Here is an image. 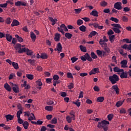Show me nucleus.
Masks as SVG:
<instances>
[{"label":"nucleus","mask_w":131,"mask_h":131,"mask_svg":"<svg viewBox=\"0 0 131 131\" xmlns=\"http://www.w3.org/2000/svg\"><path fill=\"white\" fill-rule=\"evenodd\" d=\"M22 47V45L20 43H16L14 47V49L17 51V53L19 54H23V53H27V55L28 56H32L33 54V52L32 51L30 50L27 48H21Z\"/></svg>","instance_id":"obj_1"},{"label":"nucleus","mask_w":131,"mask_h":131,"mask_svg":"<svg viewBox=\"0 0 131 131\" xmlns=\"http://www.w3.org/2000/svg\"><path fill=\"white\" fill-rule=\"evenodd\" d=\"M91 56L90 54H89V53H86L84 55L81 56L80 59L83 61V62H85V61H86V60L89 61V62H92L93 59H97V58H98V56L95 54L94 52H91Z\"/></svg>","instance_id":"obj_2"},{"label":"nucleus","mask_w":131,"mask_h":131,"mask_svg":"<svg viewBox=\"0 0 131 131\" xmlns=\"http://www.w3.org/2000/svg\"><path fill=\"white\" fill-rule=\"evenodd\" d=\"M111 26H112V29L114 31L115 33H117L119 34V33H121V31L120 29H122V27L120 26L119 24H112Z\"/></svg>","instance_id":"obj_3"},{"label":"nucleus","mask_w":131,"mask_h":131,"mask_svg":"<svg viewBox=\"0 0 131 131\" xmlns=\"http://www.w3.org/2000/svg\"><path fill=\"white\" fill-rule=\"evenodd\" d=\"M109 80L111 81L112 84H115L119 80V77L116 74H114L112 76H109Z\"/></svg>","instance_id":"obj_4"},{"label":"nucleus","mask_w":131,"mask_h":131,"mask_svg":"<svg viewBox=\"0 0 131 131\" xmlns=\"http://www.w3.org/2000/svg\"><path fill=\"white\" fill-rule=\"evenodd\" d=\"M107 41H108V39H107V37L106 36H103V39H100L99 40V45L100 46H104V47H107Z\"/></svg>","instance_id":"obj_5"},{"label":"nucleus","mask_w":131,"mask_h":131,"mask_svg":"<svg viewBox=\"0 0 131 131\" xmlns=\"http://www.w3.org/2000/svg\"><path fill=\"white\" fill-rule=\"evenodd\" d=\"M15 6L16 7H20L21 6L26 7V6H27V4L25 2H22V1H17L15 3Z\"/></svg>","instance_id":"obj_6"},{"label":"nucleus","mask_w":131,"mask_h":131,"mask_svg":"<svg viewBox=\"0 0 131 131\" xmlns=\"http://www.w3.org/2000/svg\"><path fill=\"white\" fill-rule=\"evenodd\" d=\"M11 84L13 86L12 90L14 93H19V87L18 86V85L16 84H14L13 83H11Z\"/></svg>","instance_id":"obj_7"},{"label":"nucleus","mask_w":131,"mask_h":131,"mask_svg":"<svg viewBox=\"0 0 131 131\" xmlns=\"http://www.w3.org/2000/svg\"><path fill=\"white\" fill-rule=\"evenodd\" d=\"M114 8L117 10H121L122 7L121 6V2H117L114 4Z\"/></svg>","instance_id":"obj_8"},{"label":"nucleus","mask_w":131,"mask_h":131,"mask_svg":"<svg viewBox=\"0 0 131 131\" xmlns=\"http://www.w3.org/2000/svg\"><path fill=\"white\" fill-rule=\"evenodd\" d=\"M120 64H121L122 68H127V66H126V65H127V60L125 59L122 60L120 62Z\"/></svg>","instance_id":"obj_9"},{"label":"nucleus","mask_w":131,"mask_h":131,"mask_svg":"<svg viewBox=\"0 0 131 131\" xmlns=\"http://www.w3.org/2000/svg\"><path fill=\"white\" fill-rule=\"evenodd\" d=\"M14 116L11 115L10 114L5 116L7 121H10V120H13L14 119Z\"/></svg>","instance_id":"obj_10"},{"label":"nucleus","mask_w":131,"mask_h":131,"mask_svg":"<svg viewBox=\"0 0 131 131\" xmlns=\"http://www.w3.org/2000/svg\"><path fill=\"white\" fill-rule=\"evenodd\" d=\"M6 37V40L7 41H9V42H11L12 41V39L13 38V36L11 35L10 34L7 33L5 35Z\"/></svg>","instance_id":"obj_11"},{"label":"nucleus","mask_w":131,"mask_h":131,"mask_svg":"<svg viewBox=\"0 0 131 131\" xmlns=\"http://www.w3.org/2000/svg\"><path fill=\"white\" fill-rule=\"evenodd\" d=\"M112 89L116 92L117 95H119V88L117 85H114L112 86Z\"/></svg>","instance_id":"obj_12"},{"label":"nucleus","mask_w":131,"mask_h":131,"mask_svg":"<svg viewBox=\"0 0 131 131\" xmlns=\"http://www.w3.org/2000/svg\"><path fill=\"white\" fill-rule=\"evenodd\" d=\"M20 25V23L18 21V20L16 19H14L11 24L12 27H14V26H18Z\"/></svg>","instance_id":"obj_13"},{"label":"nucleus","mask_w":131,"mask_h":131,"mask_svg":"<svg viewBox=\"0 0 131 131\" xmlns=\"http://www.w3.org/2000/svg\"><path fill=\"white\" fill-rule=\"evenodd\" d=\"M4 88L5 90H6V91H8V92H11V91H12V88L10 86V85H9L8 83H6L4 84Z\"/></svg>","instance_id":"obj_14"},{"label":"nucleus","mask_w":131,"mask_h":131,"mask_svg":"<svg viewBox=\"0 0 131 131\" xmlns=\"http://www.w3.org/2000/svg\"><path fill=\"white\" fill-rule=\"evenodd\" d=\"M90 15L92 16H94V17H98L99 16V12L96 10H93L91 13H90Z\"/></svg>","instance_id":"obj_15"},{"label":"nucleus","mask_w":131,"mask_h":131,"mask_svg":"<svg viewBox=\"0 0 131 131\" xmlns=\"http://www.w3.org/2000/svg\"><path fill=\"white\" fill-rule=\"evenodd\" d=\"M96 34H98V32H97L96 31H92L90 34L88 35V37L90 38H92L93 36H95Z\"/></svg>","instance_id":"obj_16"},{"label":"nucleus","mask_w":131,"mask_h":131,"mask_svg":"<svg viewBox=\"0 0 131 131\" xmlns=\"http://www.w3.org/2000/svg\"><path fill=\"white\" fill-rule=\"evenodd\" d=\"M23 126H24L25 129H28L29 126V123L27 121L24 122V123H23Z\"/></svg>","instance_id":"obj_17"},{"label":"nucleus","mask_w":131,"mask_h":131,"mask_svg":"<svg viewBox=\"0 0 131 131\" xmlns=\"http://www.w3.org/2000/svg\"><path fill=\"white\" fill-rule=\"evenodd\" d=\"M121 78H127V72H124L120 75Z\"/></svg>","instance_id":"obj_18"},{"label":"nucleus","mask_w":131,"mask_h":131,"mask_svg":"<svg viewBox=\"0 0 131 131\" xmlns=\"http://www.w3.org/2000/svg\"><path fill=\"white\" fill-rule=\"evenodd\" d=\"M60 34L56 33L54 37L55 41H60Z\"/></svg>","instance_id":"obj_19"},{"label":"nucleus","mask_w":131,"mask_h":131,"mask_svg":"<svg viewBox=\"0 0 131 131\" xmlns=\"http://www.w3.org/2000/svg\"><path fill=\"white\" fill-rule=\"evenodd\" d=\"M12 66L14 69L16 70H17V69H19V64H18V63L15 62L14 61L12 62Z\"/></svg>","instance_id":"obj_20"},{"label":"nucleus","mask_w":131,"mask_h":131,"mask_svg":"<svg viewBox=\"0 0 131 131\" xmlns=\"http://www.w3.org/2000/svg\"><path fill=\"white\" fill-rule=\"evenodd\" d=\"M123 103H124V100L123 101H119L116 103V106L118 108H119V107H120V106H122V104H123Z\"/></svg>","instance_id":"obj_21"},{"label":"nucleus","mask_w":131,"mask_h":131,"mask_svg":"<svg viewBox=\"0 0 131 131\" xmlns=\"http://www.w3.org/2000/svg\"><path fill=\"white\" fill-rule=\"evenodd\" d=\"M63 48L62 47V45L61 43L59 42L57 44V50L58 52H62V49Z\"/></svg>","instance_id":"obj_22"},{"label":"nucleus","mask_w":131,"mask_h":131,"mask_svg":"<svg viewBox=\"0 0 131 131\" xmlns=\"http://www.w3.org/2000/svg\"><path fill=\"white\" fill-rule=\"evenodd\" d=\"M79 29H80V31H82V32H85L86 30V27L84 25H82L79 27Z\"/></svg>","instance_id":"obj_23"},{"label":"nucleus","mask_w":131,"mask_h":131,"mask_svg":"<svg viewBox=\"0 0 131 131\" xmlns=\"http://www.w3.org/2000/svg\"><path fill=\"white\" fill-rule=\"evenodd\" d=\"M31 38L33 41H35V39H36V35H35V34L32 32H31Z\"/></svg>","instance_id":"obj_24"},{"label":"nucleus","mask_w":131,"mask_h":131,"mask_svg":"<svg viewBox=\"0 0 131 131\" xmlns=\"http://www.w3.org/2000/svg\"><path fill=\"white\" fill-rule=\"evenodd\" d=\"M79 48L81 52H83V53H86V48L85 47H83V46L80 45Z\"/></svg>","instance_id":"obj_25"},{"label":"nucleus","mask_w":131,"mask_h":131,"mask_svg":"<svg viewBox=\"0 0 131 131\" xmlns=\"http://www.w3.org/2000/svg\"><path fill=\"white\" fill-rule=\"evenodd\" d=\"M109 39L111 42L112 43L114 42V40L115 39V35H112L109 36Z\"/></svg>","instance_id":"obj_26"},{"label":"nucleus","mask_w":131,"mask_h":131,"mask_svg":"<svg viewBox=\"0 0 131 131\" xmlns=\"http://www.w3.org/2000/svg\"><path fill=\"white\" fill-rule=\"evenodd\" d=\"M15 37L17 38L18 41H19V42H23V41H24V40H23V38H22L20 36H19L18 35H15Z\"/></svg>","instance_id":"obj_27"},{"label":"nucleus","mask_w":131,"mask_h":131,"mask_svg":"<svg viewBox=\"0 0 131 131\" xmlns=\"http://www.w3.org/2000/svg\"><path fill=\"white\" fill-rule=\"evenodd\" d=\"M64 36L68 38V39H70L71 37H72L73 35L70 34V33H66Z\"/></svg>","instance_id":"obj_28"},{"label":"nucleus","mask_w":131,"mask_h":131,"mask_svg":"<svg viewBox=\"0 0 131 131\" xmlns=\"http://www.w3.org/2000/svg\"><path fill=\"white\" fill-rule=\"evenodd\" d=\"M66 120H67V122H68V123H71V122L72 121V118H71V117H70V116H67L66 117Z\"/></svg>","instance_id":"obj_29"},{"label":"nucleus","mask_w":131,"mask_h":131,"mask_svg":"<svg viewBox=\"0 0 131 131\" xmlns=\"http://www.w3.org/2000/svg\"><path fill=\"white\" fill-rule=\"evenodd\" d=\"M31 115L30 117L28 118V120L30 121H31V120H35V116H34V114L33 113H31Z\"/></svg>","instance_id":"obj_30"},{"label":"nucleus","mask_w":131,"mask_h":131,"mask_svg":"<svg viewBox=\"0 0 131 131\" xmlns=\"http://www.w3.org/2000/svg\"><path fill=\"white\" fill-rule=\"evenodd\" d=\"M104 100H105L104 97H98L97 99V101L98 102H99L100 103H102V102H103Z\"/></svg>","instance_id":"obj_31"},{"label":"nucleus","mask_w":131,"mask_h":131,"mask_svg":"<svg viewBox=\"0 0 131 131\" xmlns=\"http://www.w3.org/2000/svg\"><path fill=\"white\" fill-rule=\"evenodd\" d=\"M40 57L43 59H48V55L46 53H42L41 54Z\"/></svg>","instance_id":"obj_32"},{"label":"nucleus","mask_w":131,"mask_h":131,"mask_svg":"<svg viewBox=\"0 0 131 131\" xmlns=\"http://www.w3.org/2000/svg\"><path fill=\"white\" fill-rule=\"evenodd\" d=\"M83 9V7H82L81 8H78V9H75L74 11L75 12L76 14H79L80 12H81V10Z\"/></svg>","instance_id":"obj_33"},{"label":"nucleus","mask_w":131,"mask_h":131,"mask_svg":"<svg viewBox=\"0 0 131 131\" xmlns=\"http://www.w3.org/2000/svg\"><path fill=\"white\" fill-rule=\"evenodd\" d=\"M45 110H47V111H53V106H47L45 107Z\"/></svg>","instance_id":"obj_34"},{"label":"nucleus","mask_w":131,"mask_h":131,"mask_svg":"<svg viewBox=\"0 0 131 131\" xmlns=\"http://www.w3.org/2000/svg\"><path fill=\"white\" fill-rule=\"evenodd\" d=\"M110 20H111V21H113L114 22H115V23H118L119 22V20H118V19L113 17H111L110 18Z\"/></svg>","instance_id":"obj_35"},{"label":"nucleus","mask_w":131,"mask_h":131,"mask_svg":"<svg viewBox=\"0 0 131 131\" xmlns=\"http://www.w3.org/2000/svg\"><path fill=\"white\" fill-rule=\"evenodd\" d=\"M60 27L62 28L64 31L67 32L68 31V29H67V27L64 24H62L60 25Z\"/></svg>","instance_id":"obj_36"},{"label":"nucleus","mask_w":131,"mask_h":131,"mask_svg":"<svg viewBox=\"0 0 131 131\" xmlns=\"http://www.w3.org/2000/svg\"><path fill=\"white\" fill-rule=\"evenodd\" d=\"M57 118L54 117L53 119L51 120V123H52V124H56V123H57Z\"/></svg>","instance_id":"obj_37"},{"label":"nucleus","mask_w":131,"mask_h":131,"mask_svg":"<svg viewBox=\"0 0 131 131\" xmlns=\"http://www.w3.org/2000/svg\"><path fill=\"white\" fill-rule=\"evenodd\" d=\"M28 62L30 63L32 65V66H34V64L35 63V60H34V59H28Z\"/></svg>","instance_id":"obj_38"},{"label":"nucleus","mask_w":131,"mask_h":131,"mask_svg":"<svg viewBox=\"0 0 131 131\" xmlns=\"http://www.w3.org/2000/svg\"><path fill=\"white\" fill-rule=\"evenodd\" d=\"M107 2H106L105 1H102L100 3V6L101 7H106V6H107Z\"/></svg>","instance_id":"obj_39"},{"label":"nucleus","mask_w":131,"mask_h":131,"mask_svg":"<svg viewBox=\"0 0 131 131\" xmlns=\"http://www.w3.org/2000/svg\"><path fill=\"white\" fill-rule=\"evenodd\" d=\"M37 85H38V86H41L42 85V82H41V79H38L36 81Z\"/></svg>","instance_id":"obj_40"},{"label":"nucleus","mask_w":131,"mask_h":131,"mask_svg":"<svg viewBox=\"0 0 131 131\" xmlns=\"http://www.w3.org/2000/svg\"><path fill=\"white\" fill-rule=\"evenodd\" d=\"M102 125H107V124H110L109 121L106 120H103L101 121Z\"/></svg>","instance_id":"obj_41"},{"label":"nucleus","mask_w":131,"mask_h":131,"mask_svg":"<svg viewBox=\"0 0 131 131\" xmlns=\"http://www.w3.org/2000/svg\"><path fill=\"white\" fill-rule=\"evenodd\" d=\"M26 76L28 78V79H30V80H32V79H33V78H34L33 75L28 74V75H27Z\"/></svg>","instance_id":"obj_42"},{"label":"nucleus","mask_w":131,"mask_h":131,"mask_svg":"<svg viewBox=\"0 0 131 131\" xmlns=\"http://www.w3.org/2000/svg\"><path fill=\"white\" fill-rule=\"evenodd\" d=\"M77 25H79V26H80V25H81L82 24H83V20L81 19H78L77 21Z\"/></svg>","instance_id":"obj_43"},{"label":"nucleus","mask_w":131,"mask_h":131,"mask_svg":"<svg viewBox=\"0 0 131 131\" xmlns=\"http://www.w3.org/2000/svg\"><path fill=\"white\" fill-rule=\"evenodd\" d=\"M107 118H108V120H109V121H111L112 120V119H113V114L108 115Z\"/></svg>","instance_id":"obj_44"},{"label":"nucleus","mask_w":131,"mask_h":131,"mask_svg":"<svg viewBox=\"0 0 131 131\" xmlns=\"http://www.w3.org/2000/svg\"><path fill=\"white\" fill-rule=\"evenodd\" d=\"M67 76L68 78H72V79L73 78V76H72V73H71L68 72L67 73Z\"/></svg>","instance_id":"obj_45"},{"label":"nucleus","mask_w":131,"mask_h":131,"mask_svg":"<svg viewBox=\"0 0 131 131\" xmlns=\"http://www.w3.org/2000/svg\"><path fill=\"white\" fill-rule=\"evenodd\" d=\"M122 20L123 21V22H127V21H128V18L125 16H123L122 17Z\"/></svg>","instance_id":"obj_46"},{"label":"nucleus","mask_w":131,"mask_h":131,"mask_svg":"<svg viewBox=\"0 0 131 131\" xmlns=\"http://www.w3.org/2000/svg\"><path fill=\"white\" fill-rule=\"evenodd\" d=\"M21 114H22V111H18L17 112L16 116L17 118H20V116H21Z\"/></svg>","instance_id":"obj_47"},{"label":"nucleus","mask_w":131,"mask_h":131,"mask_svg":"<svg viewBox=\"0 0 131 131\" xmlns=\"http://www.w3.org/2000/svg\"><path fill=\"white\" fill-rule=\"evenodd\" d=\"M71 60L72 63H75V62H76V61H77V60H78V58H77L75 57H72L71 58Z\"/></svg>","instance_id":"obj_48"},{"label":"nucleus","mask_w":131,"mask_h":131,"mask_svg":"<svg viewBox=\"0 0 131 131\" xmlns=\"http://www.w3.org/2000/svg\"><path fill=\"white\" fill-rule=\"evenodd\" d=\"M122 49H123L124 50L127 49V51H128V45L127 44H124L122 46H121Z\"/></svg>","instance_id":"obj_49"},{"label":"nucleus","mask_w":131,"mask_h":131,"mask_svg":"<svg viewBox=\"0 0 131 131\" xmlns=\"http://www.w3.org/2000/svg\"><path fill=\"white\" fill-rule=\"evenodd\" d=\"M59 80V76L58 75H54L53 76V81H55Z\"/></svg>","instance_id":"obj_50"},{"label":"nucleus","mask_w":131,"mask_h":131,"mask_svg":"<svg viewBox=\"0 0 131 131\" xmlns=\"http://www.w3.org/2000/svg\"><path fill=\"white\" fill-rule=\"evenodd\" d=\"M24 113H25L24 116H28V117H29V116L31 115V113H30V112L29 111L25 112Z\"/></svg>","instance_id":"obj_51"},{"label":"nucleus","mask_w":131,"mask_h":131,"mask_svg":"<svg viewBox=\"0 0 131 131\" xmlns=\"http://www.w3.org/2000/svg\"><path fill=\"white\" fill-rule=\"evenodd\" d=\"M17 121L19 123V124H23L24 123L23 120L21 119V118H17Z\"/></svg>","instance_id":"obj_52"},{"label":"nucleus","mask_w":131,"mask_h":131,"mask_svg":"<svg viewBox=\"0 0 131 131\" xmlns=\"http://www.w3.org/2000/svg\"><path fill=\"white\" fill-rule=\"evenodd\" d=\"M62 28H61L60 27H58L57 29H58V31H59V32H61V33H62V34H64V33H65V32H64V30Z\"/></svg>","instance_id":"obj_53"},{"label":"nucleus","mask_w":131,"mask_h":131,"mask_svg":"<svg viewBox=\"0 0 131 131\" xmlns=\"http://www.w3.org/2000/svg\"><path fill=\"white\" fill-rule=\"evenodd\" d=\"M49 20L52 22V23H54L57 21V19H54L53 17H49Z\"/></svg>","instance_id":"obj_54"},{"label":"nucleus","mask_w":131,"mask_h":131,"mask_svg":"<svg viewBox=\"0 0 131 131\" xmlns=\"http://www.w3.org/2000/svg\"><path fill=\"white\" fill-rule=\"evenodd\" d=\"M104 51H105V52L106 53V55H110V49L108 48H104Z\"/></svg>","instance_id":"obj_55"},{"label":"nucleus","mask_w":131,"mask_h":131,"mask_svg":"<svg viewBox=\"0 0 131 131\" xmlns=\"http://www.w3.org/2000/svg\"><path fill=\"white\" fill-rule=\"evenodd\" d=\"M107 34L109 36L112 35V34H114V32L112 30H110L108 32Z\"/></svg>","instance_id":"obj_56"},{"label":"nucleus","mask_w":131,"mask_h":131,"mask_svg":"<svg viewBox=\"0 0 131 131\" xmlns=\"http://www.w3.org/2000/svg\"><path fill=\"white\" fill-rule=\"evenodd\" d=\"M68 88L69 90H72V89L74 88V84L73 83H70V85H68Z\"/></svg>","instance_id":"obj_57"},{"label":"nucleus","mask_w":131,"mask_h":131,"mask_svg":"<svg viewBox=\"0 0 131 131\" xmlns=\"http://www.w3.org/2000/svg\"><path fill=\"white\" fill-rule=\"evenodd\" d=\"M60 80H57V81H53V85L54 86H56L57 84H59L60 83Z\"/></svg>","instance_id":"obj_58"},{"label":"nucleus","mask_w":131,"mask_h":131,"mask_svg":"<svg viewBox=\"0 0 131 131\" xmlns=\"http://www.w3.org/2000/svg\"><path fill=\"white\" fill-rule=\"evenodd\" d=\"M96 53L97 55H98V56H101V55H103V52L100 50H97L96 51Z\"/></svg>","instance_id":"obj_59"},{"label":"nucleus","mask_w":131,"mask_h":131,"mask_svg":"<svg viewBox=\"0 0 131 131\" xmlns=\"http://www.w3.org/2000/svg\"><path fill=\"white\" fill-rule=\"evenodd\" d=\"M95 92H100V88L98 86H95L93 88Z\"/></svg>","instance_id":"obj_60"},{"label":"nucleus","mask_w":131,"mask_h":131,"mask_svg":"<svg viewBox=\"0 0 131 131\" xmlns=\"http://www.w3.org/2000/svg\"><path fill=\"white\" fill-rule=\"evenodd\" d=\"M53 118V116L52 115H48L46 116V118L48 120H51Z\"/></svg>","instance_id":"obj_61"},{"label":"nucleus","mask_w":131,"mask_h":131,"mask_svg":"<svg viewBox=\"0 0 131 131\" xmlns=\"http://www.w3.org/2000/svg\"><path fill=\"white\" fill-rule=\"evenodd\" d=\"M7 7H8L7 3L0 4L1 8H7Z\"/></svg>","instance_id":"obj_62"},{"label":"nucleus","mask_w":131,"mask_h":131,"mask_svg":"<svg viewBox=\"0 0 131 131\" xmlns=\"http://www.w3.org/2000/svg\"><path fill=\"white\" fill-rule=\"evenodd\" d=\"M130 11V9L129 8L126 7L123 8V11L124 12H129Z\"/></svg>","instance_id":"obj_63"},{"label":"nucleus","mask_w":131,"mask_h":131,"mask_svg":"<svg viewBox=\"0 0 131 131\" xmlns=\"http://www.w3.org/2000/svg\"><path fill=\"white\" fill-rule=\"evenodd\" d=\"M6 4H10V5H14V3L13 2V0H8L6 1Z\"/></svg>","instance_id":"obj_64"}]
</instances>
